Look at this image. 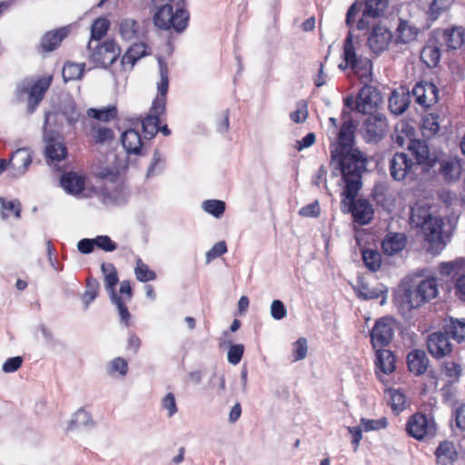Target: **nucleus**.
<instances>
[{
  "label": "nucleus",
  "instance_id": "3",
  "mask_svg": "<svg viewBox=\"0 0 465 465\" xmlns=\"http://www.w3.org/2000/svg\"><path fill=\"white\" fill-rule=\"evenodd\" d=\"M438 283L434 277L421 280L416 285L404 288L396 297V302L403 311L418 308L435 298L438 294Z\"/></svg>",
  "mask_w": 465,
  "mask_h": 465
},
{
  "label": "nucleus",
  "instance_id": "28",
  "mask_svg": "<svg viewBox=\"0 0 465 465\" xmlns=\"http://www.w3.org/2000/svg\"><path fill=\"white\" fill-rule=\"evenodd\" d=\"M413 93L422 106H430L437 101L438 90L433 84H417Z\"/></svg>",
  "mask_w": 465,
  "mask_h": 465
},
{
  "label": "nucleus",
  "instance_id": "41",
  "mask_svg": "<svg viewBox=\"0 0 465 465\" xmlns=\"http://www.w3.org/2000/svg\"><path fill=\"white\" fill-rule=\"evenodd\" d=\"M0 214L2 219L5 220L12 214L19 219L21 216V203L18 200L5 201L0 197Z\"/></svg>",
  "mask_w": 465,
  "mask_h": 465
},
{
  "label": "nucleus",
  "instance_id": "9",
  "mask_svg": "<svg viewBox=\"0 0 465 465\" xmlns=\"http://www.w3.org/2000/svg\"><path fill=\"white\" fill-rule=\"evenodd\" d=\"M359 191H356L353 196H350L347 190H343L341 193V208L344 213H351L355 222L366 224L368 223L373 215V208L371 204L366 199H356Z\"/></svg>",
  "mask_w": 465,
  "mask_h": 465
},
{
  "label": "nucleus",
  "instance_id": "64",
  "mask_svg": "<svg viewBox=\"0 0 465 465\" xmlns=\"http://www.w3.org/2000/svg\"><path fill=\"white\" fill-rule=\"evenodd\" d=\"M321 213V208L318 201H315L312 203H309L305 206H303L300 211L299 213L302 216L304 217H317L319 216Z\"/></svg>",
  "mask_w": 465,
  "mask_h": 465
},
{
  "label": "nucleus",
  "instance_id": "35",
  "mask_svg": "<svg viewBox=\"0 0 465 465\" xmlns=\"http://www.w3.org/2000/svg\"><path fill=\"white\" fill-rule=\"evenodd\" d=\"M396 33L397 41L403 44H407L416 39L419 34V30L410 22L400 19L398 27L396 29Z\"/></svg>",
  "mask_w": 465,
  "mask_h": 465
},
{
  "label": "nucleus",
  "instance_id": "6",
  "mask_svg": "<svg viewBox=\"0 0 465 465\" xmlns=\"http://www.w3.org/2000/svg\"><path fill=\"white\" fill-rule=\"evenodd\" d=\"M93 173L95 177L104 182L103 191L104 204H120L125 201L124 188L120 181L117 168L96 166Z\"/></svg>",
  "mask_w": 465,
  "mask_h": 465
},
{
  "label": "nucleus",
  "instance_id": "1",
  "mask_svg": "<svg viewBox=\"0 0 465 465\" xmlns=\"http://www.w3.org/2000/svg\"><path fill=\"white\" fill-rule=\"evenodd\" d=\"M356 125L351 118L345 121L338 134V143L331 151V165L340 170L350 196L361 188V174L366 170L367 157L352 146Z\"/></svg>",
  "mask_w": 465,
  "mask_h": 465
},
{
  "label": "nucleus",
  "instance_id": "20",
  "mask_svg": "<svg viewBox=\"0 0 465 465\" xmlns=\"http://www.w3.org/2000/svg\"><path fill=\"white\" fill-rule=\"evenodd\" d=\"M102 118H93L86 123V134L96 143H104L114 140V134L112 129L100 122Z\"/></svg>",
  "mask_w": 465,
  "mask_h": 465
},
{
  "label": "nucleus",
  "instance_id": "34",
  "mask_svg": "<svg viewBox=\"0 0 465 465\" xmlns=\"http://www.w3.org/2000/svg\"><path fill=\"white\" fill-rule=\"evenodd\" d=\"M439 271L441 275L450 277H460L465 274V258H457L454 261L441 262L439 266Z\"/></svg>",
  "mask_w": 465,
  "mask_h": 465
},
{
  "label": "nucleus",
  "instance_id": "63",
  "mask_svg": "<svg viewBox=\"0 0 465 465\" xmlns=\"http://www.w3.org/2000/svg\"><path fill=\"white\" fill-rule=\"evenodd\" d=\"M95 245L105 251V252H113L116 249V244L110 239L109 236L101 235L94 238Z\"/></svg>",
  "mask_w": 465,
  "mask_h": 465
},
{
  "label": "nucleus",
  "instance_id": "5",
  "mask_svg": "<svg viewBox=\"0 0 465 465\" xmlns=\"http://www.w3.org/2000/svg\"><path fill=\"white\" fill-rule=\"evenodd\" d=\"M52 83V76L25 77L19 81L15 89V94L18 101L27 103V113L33 114L35 108L44 99L46 91Z\"/></svg>",
  "mask_w": 465,
  "mask_h": 465
},
{
  "label": "nucleus",
  "instance_id": "26",
  "mask_svg": "<svg viewBox=\"0 0 465 465\" xmlns=\"http://www.w3.org/2000/svg\"><path fill=\"white\" fill-rule=\"evenodd\" d=\"M60 183L66 193L77 195L84 189L85 176L76 172H68L63 174Z\"/></svg>",
  "mask_w": 465,
  "mask_h": 465
},
{
  "label": "nucleus",
  "instance_id": "36",
  "mask_svg": "<svg viewBox=\"0 0 465 465\" xmlns=\"http://www.w3.org/2000/svg\"><path fill=\"white\" fill-rule=\"evenodd\" d=\"M67 29L64 27L46 33L41 41L43 49L48 52L54 50L67 35Z\"/></svg>",
  "mask_w": 465,
  "mask_h": 465
},
{
  "label": "nucleus",
  "instance_id": "13",
  "mask_svg": "<svg viewBox=\"0 0 465 465\" xmlns=\"http://www.w3.org/2000/svg\"><path fill=\"white\" fill-rule=\"evenodd\" d=\"M87 47L90 60L98 66L107 67L113 64L121 54V49L114 40H106L102 44L97 42L95 45L89 41Z\"/></svg>",
  "mask_w": 465,
  "mask_h": 465
},
{
  "label": "nucleus",
  "instance_id": "27",
  "mask_svg": "<svg viewBox=\"0 0 465 465\" xmlns=\"http://www.w3.org/2000/svg\"><path fill=\"white\" fill-rule=\"evenodd\" d=\"M430 360L422 350H412L407 356V364L411 372L420 376L428 369Z\"/></svg>",
  "mask_w": 465,
  "mask_h": 465
},
{
  "label": "nucleus",
  "instance_id": "44",
  "mask_svg": "<svg viewBox=\"0 0 465 465\" xmlns=\"http://www.w3.org/2000/svg\"><path fill=\"white\" fill-rule=\"evenodd\" d=\"M84 64L66 63L63 68L64 82L80 79L84 74Z\"/></svg>",
  "mask_w": 465,
  "mask_h": 465
},
{
  "label": "nucleus",
  "instance_id": "62",
  "mask_svg": "<svg viewBox=\"0 0 465 465\" xmlns=\"http://www.w3.org/2000/svg\"><path fill=\"white\" fill-rule=\"evenodd\" d=\"M23 359L20 356H15L7 359L2 366V371L5 373L16 371L22 365Z\"/></svg>",
  "mask_w": 465,
  "mask_h": 465
},
{
  "label": "nucleus",
  "instance_id": "16",
  "mask_svg": "<svg viewBox=\"0 0 465 465\" xmlns=\"http://www.w3.org/2000/svg\"><path fill=\"white\" fill-rule=\"evenodd\" d=\"M446 331H435L427 337V349L432 357L441 359L452 351V344Z\"/></svg>",
  "mask_w": 465,
  "mask_h": 465
},
{
  "label": "nucleus",
  "instance_id": "19",
  "mask_svg": "<svg viewBox=\"0 0 465 465\" xmlns=\"http://www.w3.org/2000/svg\"><path fill=\"white\" fill-rule=\"evenodd\" d=\"M391 39V31L385 26L378 25H373L367 43L373 53L380 54L388 48Z\"/></svg>",
  "mask_w": 465,
  "mask_h": 465
},
{
  "label": "nucleus",
  "instance_id": "21",
  "mask_svg": "<svg viewBox=\"0 0 465 465\" xmlns=\"http://www.w3.org/2000/svg\"><path fill=\"white\" fill-rule=\"evenodd\" d=\"M353 290L360 299L372 300L382 297L381 304L385 303L386 298L383 295L387 292V289L381 284L371 287L368 282L358 280L357 283L353 286Z\"/></svg>",
  "mask_w": 465,
  "mask_h": 465
},
{
  "label": "nucleus",
  "instance_id": "46",
  "mask_svg": "<svg viewBox=\"0 0 465 465\" xmlns=\"http://www.w3.org/2000/svg\"><path fill=\"white\" fill-rule=\"evenodd\" d=\"M109 21L106 18H97L92 25L91 27V40L98 42L104 37L109 29Z\"/></svg>",
  "mask_w": 465,
  "mask_h": 465
},
{
  "label": "nucleus",
  "instance_id": "56",
  "mask_svg": "<svg viewBox=\"0 0 465 465\" xmlns=\"http://www.w3.org/2000/svg\"><path fill=\"white\" fill-rule=\"evenodd\" d=\"M388 425L387 419L382 417L378 420H369L362 418L361 420V426L365 431L377 430L381 429H385Z\"/></svg>",
  "mask_w": 465,
  "mask_h": 465
},
{
  "label": "nucleus",
  "instance_id": "45",
  "mask_svg": "<svg viewBox=\"0 0 465 465\" xmlns=\"http://www.w3.org/2000/svg\"><path fill=\"white\" fill-rule=\"evenodd\" d=\"M362 260L366 267L371 272H376L381 267V256L380 252L375 250H364L362 252Z\"/></svg>",
  "mask_w": 465,
  "mask_h": 465
},
{
  "label": "nucleus",
  "instance_id": "38",
  "mask_svg": "<svg viewBox=\"0 0 465 465\" xmlns=\"http://www.w3.org/2000/svg\"><path fill=\"white\" fill-rule=\"evenodd\" d=\"M94 426V420L91 414L84 409L77 410L73 415L67 430L90 429Z\"/></svg>",
  "mask_w": 465,
  "mask_h": 465
},
{
  "label": "nucleus",
  "instance_id": "53",
  "mask_svg": "<svg viewBox=\"0 0 465 465\" xmlns=\"http://www.w3.org/2000/svg\"><path fill=\"white\" fill-rule=\"evenodd\" d=\"M390 402L393 411H401L406 407V397L403 393L397 390L389 391Z\"/></svg>",
  "mask_w": 465,
  "mask_h": 465
},
{
  "label": "nucleus",
  "instance_id": "37",
  "mask_svg": "<svg viewBox=\"0 0 465 465\" xmlns=\"http://www.w3.org/2000/svg\"><path fill=\"white\" fill-rule=\"evenodd\" d=\"M411 103L408 94L393 92L389 98V109L393 114H401L405 112Z\"/></svg>",
  "mask_w": 465,
  "mask_h": 465
},
{
  "label": "nucleus",
  "instance_id": "60",
  "mask_svg": "<svg viewBox=\"0 0 465 465\" xmlns=\"http://www.w3.org/2000/svg\"><path fill=\"white\" fill-rule=\"evenodd\" d=\"M270 311L272 317L277 321L283 319L287 315L286 308L280 300L272 301Z\"/></svg>",
  "mask_w": 465,
  "mask_h": 465
},
{
  "label": "nucleus",
  "instance_id": "57",
  "mask_svg": "<svg viewBox=\"0 0 465 465\" xmlns=\"http://www.w3.org/2000/svg\"><path fill=\"white\" fill-rule=\"evenodd\" d=\"M308 351L307 340L305 338L298 339L292 345L293 361H297L306 357Z\"/></svg>",
  "mask_w": 465,
  "mask_h": 465
},
{
  "label": "nucleus",
  "instance_id": "43",
  "mask_svg": "<svg viewBox=\"0 0 465 465\" xmlns=\"http://www.w3.org/2000/svg\"><path fill=\"white\" fill-rule=\"evenodd\" d=\"M396 134L395 142L400 145L403 146L405 144L406 138H410L411 140V136L414 134V129L409 124L406 120H401L395 126Z\"/></svg>",
  "mask_w": 465,
  "mask_h": 465
},
{
  "label": "nucleus",
  "instance_id": "51",
  "mask_svg": "<svg viewBox=\"0 0 465 465\" xmlns=\"http://www.w3.org/2000/svg\"><path fill=\"white\" fill-rule=\"evenodd\" d=\"M388 5V0H365L364 11L378 18L381 15Z\"/></svg>",
  "mask_w": 465,
  "mask_h": 465
},
{
  "label": "nucleus",
  "instance_id": "55",
  "mask_svg": "<svg viewBox=\"0 0 465 465\" xmlns=\"http://www.w3.org/2000/svg\"><path fill=\"white\" fill-rule=\"evenodd\" d=\"M117 114L118 109L115 104H110L99 109L89 108L87 110V116H116Z\"/></svg>",
  "mask_w": 465,
  "mask_h": 465
},
{
  "label": "nucleus",
  "instance_id": "18",
  "mask_svg": "<svg viewBox=\"0 0 465 465\" xmlns=\"http://www.w3.org/2000/svg\"><path fill=\"white\" fill-rule=\"evenodd\" d=\"M439 174L447 183L457 182L463 172L462 161L457 156H446L438 160Z\"/></svg>",
  "mask_w": 465,
  "mask_h": 465
},
{
  "label": "nucleus",
  "instance_id": "42",
  "mask_svg": "<svg viewBox=\"0 0 465 465\" xmlns=\"http://www.w3.org/2000/svg\"><path fill=\"white\" fill-rule=\"evenodd\" d=\"M225 344L229 345L227 351V360L232 365H237L243 355L244 352V345L243 344H232L231 341H226L225 339L221 340L220 346H223Z\"/></svg>",
  "mask_w": 465,
  "mask_h": 465
},
{
  "label": "nucleus",
  "instance_id": "2",
  "mask_svg": "<svg viewBox=\"0 0 465 465\" xmlns=\"http://www.w3.org/2000/svg\"><path fill=\"white\" fill-rule=\"evenodd\" d=\"M410 219L413 226L421 229L428 243L427 251L433 255L439 254L446 246L442 237V219L432 216L429 210L422 206L413 207Z\"/></svg>",
  "mask_w": 465,
  "mask_h": 465
},
{
  "label": "nucleus",
  "instance_id": "61",
  "mask_svg": "<svg viewBox=\"0 0 465 465\" xmlns=\"http://www.w3.org/2000/svg\"><path fill=\"white\" fill-rule=\"evenodd\" d=\"M453 2L454 0H433L430 8L432 15L437 17L441 12L448 10Z\"/></svg>",
  "mask_w": 465,
  "mask_h": 465
},
{
  "label": "nucleus",
  "instance_id": "52",
  "mask_svg": "<svg viewBox=\"0 0 465 465\" xmlns=\"http://www.w3.org/2000/svg\"><path fill=\"white\" fill-rule=\"evenodd\" d=\"M203 209L206 213L219 218L224 213L225 203L219 200H206L203 203Z\"/></svg>",
  "mask_w": 465,
  "mask_h": 465
},
{
  "label": "nucleus",
  "instance_id": "47",
  "mask_svg": "<svg viewBox=\"0 0 465 465\" xmlns=\"http://www.w3.org/2000/svg\"><path fill=\"white\" fill-rule=\"evenodd\" d=\"M106 371L110 375L117 373L119 376L124 377L128 371L127 361L121 357L114 358L107 364Z\"/></svg>",
  "mask_w": 465,
  "mask_h": 465
},
{
  "label": "nucleus",
  "instance_id": "8",
  "mask_svg": "<svg viewBox=\"0 0 465 465\" xmlns=\"http://www.w3.org/2000/svg\"><path fill=\"white\" fill-rule=\"evenodd\" d=\"M358 45H360L359 41L354 40L352 32L350 30L343 45V59L362 82H369L371 81L372 63L369 58L357 54Z\"/></svg>",
  "mask_w": 465,
  "mask_h": 465
},
{
  "label": "nucleus",
  "instance_id": "58",
  "mask_svg": "<svg viewBox=\"0 0 465 465\" xmlns=\"http://www.w3.org/2000/svg\"><path fill=\"white\" fill-rule=\"evenodd\" d=\"M162 408L167 411L168 417H173L178 411L173 393L169 392L163 398Z\"/></svg>",
  "mask_w": 465,
  "mask_h": 465
},
{
  "label": "nucleus",
  "instance_id": "10",
  "mask_svg": "<svg viewBox=\"0 0 465 465\" xmlns=\"http://www.w3.org/2000/svg\"><path fill=\"white\" fill-rule=\"evenodd\" d=\"M406 430L417 440H428L436 436L437 424L432 416L417 412L409 418Z\"/></svg>",
  "mask_w": 465,
  "mask_h": 465
},
{
  "label": "nucleus",
  "instance_id": "39",
  "mask_svg": "<svg viewBox=\"0 0 465 465\" xmlns=\"http://www.w3.org/2000/svg\"><path fill=\"white\" fill-rule=\"evenodd\" d=\"M443 36L449 48L458 49L465 41V31L462 27L454 26L450 29H446Z\"/></svg>",
  "mask_w": 465,
  "mask_h": 465
},
{
  "label": "nucleus",
  "instance_id": "29",
  "mask_svg": "<svg viewBox=\"0 0 465 465\" xmlns=\"http://www.w3.org/2000/svg\"><path fill=\"white\" fill-rule=\"evenodd\" d=\"M444 331L459 343L465 342V319L450 317L445 320Z\"/></svg>",
  "mask_w": 465,
  "mask_h": 465
},
{
  "label": "nucleus",
  "instance_id": "31",
  "mask_svg": "<svg viewBox=\"0 0 465 465\" xmlns=\"http://www.w3.org/2000/svg\"><path fill=\"white\" fill-rule=\"evenodd\" d=\"M364 125L370 141L380 140L387 130L386 118H367Z\"/></svg>",
  "mask_w": 465,
  "mask_h": 465
},
{
  "label": "nucleus",
  "instance_id": "48",
  "mask_svg": "<svg viewBox=\"0 0 465 465\" xmlns=\"http://www.w3.org/2000/svg\"><path fill=\"white\" fill-rule=\"evenodd\" d=\"M134 273L137 280L142 282L153 281L156 278L155 272L150 270L148 266L145 263H143L141 259H138L136 261Z\"/></svg>",
  "mask_w": 465,
  "mask_h": 465
},
{
  "label": "nucleus",
  "instance_id": "49",
  "mask_svg": "<svg viewBox=\"0 0 465 465\" xmlns=\"http://www.w3.org/2000/svg\"><path fill=\"white\" fill-rule=\"evenodd\" d=\"M161 118H142V128L145 139L153 138L159 132Z\"/></svg>",
  "mask_w": 465,
  "mask_h": 465
},
{
  "label": "nucleus",
  "instance_id": "4",
  "mask_svg": "<svg viewBox=\"0 0 465 465\" xmlns=\"http://www.w3.org/2000/svg\"><path fill=\"white\" fill-rule=\"evenodd\" d=\"M382 97L377 88L365 84L357 95L344 99L342 116H348L352 112L370 116H380L379 110L382 104Z\"/></svg>",
  "mask_w": 465,
  "mask_h": 465
},
{
  "label": "nucleus",
  "instance_id": "14",
  "mask_svg": "<svg viewBox=\"0 0 465 465\" xmlns=\"http://www.w3.org/2000/svg\"><path fill=\"white\" fill-rule=\"evenodd\" d=\"M160 82L157 84L158 94L153 102L150 113L146 116H160L165 111L166 94L169 87L167 64L159 59Z\"/></svg>",
  "mask_w": 465,
  "mask_h": 465
},
{
  "label": "nucleus",
  "instance_id": "25",
  "mask_svg": "<svg viewBox=\"0 0 465 465\" xmlns=\"http://www.w3.org/2000/svg\"><path fill=\"white\" fill-rule=\"evenodd\" d=\"M437 465H454L458 460V451L453 442L444 440L435 450Z\"/></svg>",
  "mask_w": 465,
  "mask_h": 465
},
{
  "label": "nucleus",
  "instance_id": "33",
  "mask_svg": "<svg viewBox=\"0 0 465 465\" xmlns=\"http://www.w3.org/2000/svg\"><path fill=\"white\" fill-rule=\"evenodd\" d=\"M376 366L385 374L395 370V357L389 350L378 349L376 351Z\"/></svg>",
  "mask_w": 465,
  "mask_h": 465
},
{
  "label": "nucleus",
  "instance_id": "12",
  "mask_svg": "<svg viewBox=\"0 0 465 465\" xmlns=\"http://www.w3.org/2000/svg\"><path fill=\"white\" fill-rule=\"evenodd\" d=\"M101 269L104 275V288L109 292L112 302L116 305L121 321L124 322L125 325H128L130 313L127 306L124 305L122 297L118 296L114 290L118 282L116 269L113 263H103Z\"/></svg>",
  "mask_w": 465,
  "mask_h": 465
},
{
  "label": "nucleus",
  "instance_id": "7",
  "mask_svg": "<svg viewBox=\"0 0 465 465\" xmlns=\"http://www.w3.org/2000/svg\"><path fill=\"white\" fill-rule=\"evenodd\" d=\"M58 118H45L44 125L45 153L48 161L54 163L64 160L67 155L62 131L58 126Z\"/></svg>",
  "mask_w": 465,
  "mask_h": 465
},
{
  "label": "nucleus",
  "instance_id": "23",
  "mask_svg": "<svg viewBox=\"0 0 465 465\" xmlns=\"http://www.w3.org/2000/svg\"><path fill=\"white\" fill-rule=\"evenodd\" d=\"M407 244V237L401 232H389L381 242L382 252L388 256H393L401 252Z\"/></svg>",
  "mask_w": 465,
  "mask_h": 465
},
{
  "label": "nucleus",
  "instance_id": "59",
  "mask_svg": "<svg viewBox=\"0 0 465 465\" xmlns=\"http://www.w3.org/2000/svg\"><path fill=\"white\" fill-rule=\"evenodd\" d=\"M227 252V246L224 241L218 242L213 248L206 252V262L220 257Z\"/></svg>",
  "mask_w": 465,
  "mask_h": 465
},
{
  "label": "nucleus",
  "instance_id": "40",
  "mask_svg": "<svg viewBox=\"0 0 465 465\" xmlns=\"http://www.w3.org/2000/svg\"><path fill=\"white\" fill-rule=\"evenodd\" d=\"M420 59L428 67H436L440 59V48L434 45L424 46L420 52Z\"/></svg>",
  "mask_w": 465,
  "mask_h": 465
},
{
  "label": "nucleus",
  "instance_id": "11",
  "mask_svg": "<svg viewBox=\"0 0 465 465\" xmlns=\"http://www.w3.org/2000/svg\"><path fill=\"white\" fill-rule=\"evenodd\" d=\"M390 174L397 182L414 181L418 168L411 156L407 153H396L389 162Z\"/></svg>",
  "mask_w": 465,
  "mask_h": 465
},
{
  "label": "nucleus",
  "instance_id": "50",
  "mask_svg": "<svg viewBox=\"0 0 465 465\" xmlns=\"http://www.w3.org/2000/svg\"><path fill=\"white\" fill-rule=\"evenodd\" d=\"M439 118H421L420 128L424 137L430 138L440 131Z\"/></svg>",
  "mask_w": 465,
  "mask_h": 465
},
{
  "label": "nucleus",
  "instance_id": "30",
  "mask_svg": "<svg viewBox=\"0 0 465 465\" xmlns=\"http://www.w3.org/2000/svg\"><path fill=\"white\" fill-rule=\"evenodd\" d=\"M148 54H150L149 48L143 42L134 44L128 48L122 57V64L129 65L130 69H132L139 59Z\"/></svg>",
  "mask_w": 465,
  "mask_h": 465
},
{
  "label": "nucleus",
  "instance_id": "32",
  "mask_svg": "<svg viewBox=\"0 0 465 465\" xmlns=\"http://www.w3.org/2000/svg\"><path fill=\"white\" fill-rule=\"evenodd\" d=\"M122 144L128 153L139 154L143 142L137 131L134 129H128L124 131L121 137Z\"/></svg>",
  "mask_w": 465,
  "mask_h": 465
},
{
  "label": "nucleus",
  "instance_id": "54",
  "mask_svg": "<svg viewBox=\"0 0 465 465\" xmlns=\"http://www.w3.org/2000/svg\"><path fill=\"white\" fill-rule=\"evenodd\" d=\"M100 284L96 279H88L86 290L83 295V302L87 306L97 296Z\"/></svg>",
  "mask_w": 465,
  "mask_h": 465
},
{
  "label": "nucleus",
  "instance_id": "17",
  "mask_svg": "<svg viewBox=\"0 0 465 465\" xmlns=\"http://www.w3.org/2000/svg\"><path fill=\"white\" fill-rule=\"evenodd\" d=\"M9 173L12 177L18 178L25 174L33 161V152L23 147L15 151L10 156Z\"/></svg>",
  "mask_w": 465,
  "mask_h": 465
},
{
  "label": "nucleus",
  "instance_id": "15",
  "mask_svg": "<svg viewBox=\"0 0 465 465\" xmlns=\"http://www.w3.org/2000/svg\"><path fill=\"white\" fill-rule=\"evenodd\" d=\"M394 328L391 318L384 317L378 320L371 331V341L373 348L387 346L392 340Z\"/></svg>",
  "mask_w": 465,
  "mask_h": 465
},
{
  "label": "nucleus",
  "instance_id": "22",
  "mask_svg": "<svg viewBox=\"0 0 465 465\" xmlns=\"http://www.w3.org/2000/svg\"><path fill=\"white\" fill-rule=\"evenodd\" d=\"M407 153L411 156L418 170L422 164L432 166L430 163V149L424 142L411 139L408 144Z\"/></svg>",
  "mask_w": 465,
  "mask_h": 465
},
{
  "label": "nucleus",
  "instance_id": "24",
  "mask_svg": "<svg viewBox=\"0 0 465 465\" xmlns=\"http://www.w3.org/2000/svg\"><path fill=\"white\" fill-rule=\"evenodd\" d=\"M119 34L125 41L139 40L145 36L144 29L133 18H124L120 22Z\"/></svg>",
  "mask_w": 465,
  "mask_h": 465
}]
</instances>
